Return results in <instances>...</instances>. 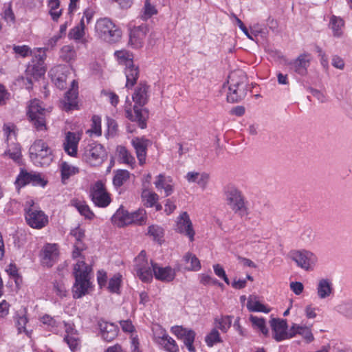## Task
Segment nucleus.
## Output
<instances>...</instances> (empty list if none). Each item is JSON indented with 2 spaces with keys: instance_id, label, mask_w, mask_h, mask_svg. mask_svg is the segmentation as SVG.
Masks as SVG:
<instances>
[{
  "instance_id": "f257e3e1",
  "label": "nucleus",
  "mask_w": 352,
  "mask_h": 352,
  "mask_svg": "<svg viewBox=\"0 0 352 352\" xmlns=\"http://www.w3.org/2000/svg\"><path fill=\"white\" fill-rule=\"evenodd\" d=\"M148 89L149 86L146 82H140L132 95L133 101L135 102L133 109L131 108V102H129L127 104V100L124 106L126 118L131 122H136L138 126L142 129L146 127V122L148 118V111L144 107L148 101Z\"/></svg>"
},
{
  "instance_id": "f03ea898",
  "label": "nucleus",
  "mask_w": 352,
  "mask_h": 352,
  "mask_svg": "<svg viewBox=\"0 0 352 352\" xmlns=\"http://www.w3.org/2000/svg\"><path fill=\"white\" fill-rule=\"evenodd\" d=\"M91 266L87 265L83 259L78 260L74 265L73 274L75 283L72 289L74 298H80L87 294L88 289L91 286Z\"/></svg>"
},
{
  "instance_id": "7ed1b4c3",
  "label": "nucleus",
  "mask_w": 352,
  "mask_h": 352,
  "mask_svg": "<svg viewBox=\"0 0 352 352\" xmlns=\"http://www.w3.org/2000/svg\"><path fill=\"white\" fill-rule=\"evenodd\" d=\"M228 102H239L245 98L248 91V82L246 75L242 71L231 72L228 76Z\"/></svg>"
},
{
  "instance_id": "20e7f679",
  "label": "nucleus",
  "mask_w": 352,
  "mask_h": 352,
  "mask_svg": "<svg viewBox=\"0 0 352 352\" xmlns=\"http://www.w3.org/2000/svg\"><path fill=\"white\" fill-rule=\"evenodd\" d=\"M225 195L228 205L235 214L241 217L248 214L245 197L238 188L234 186H228L225 189Z\"/></svg>"
},
{
  "instance_id": "39448f33",
  "label": "nucleus",
  "mask_w": 352,
  "mask_h": 352,
  "mask_svg": "<svg viewBox=\"0 0 352 352\" xmlns=\"http://www.w3.org/2000/svg\"><path fill=\"white\" fill-rule=\"evenodd\" d=\"M96 31L100 38L108 43H116L121 38L122 32L109 19L97 21Z\"/></svg>"
},
{
  "instance_id": "423d86ee",
  "label": "nucleus",
  "mask_w": 352,
  "mask_h": 352,
  "mask_svg": "<svg viewBox=\"0 0 352 352\" xmlns=\"http://www.w3.org/2000/svg\"><path fill=\"white\" fill-rule=\"evenodd\" d=\"M30 157L35 164L49 165L53 160L51 148L42 140H36L29 149Z\"/></svg>"
},
{
  "instance_id": "0eeeda50",
  "label": "nucleus",
  "mask_w": 352,
  "mask_h": 352,
  "mask_svg": "<svg viewBox=\"0 0 352 352\" xmlns=\"http://www.w3.org/2000/svg\"><path fill=\"white\" fill-rule=\"evenodd\" d=\"M115 55L119 60L120 64L125 66L124 73L126 79L125 87L131 89L139 77V68L133 64V59L128 52L117 51Z\"/></svg>"
},
{
  "instance_id": "6e6552de",
  "label": "nucleus",
  "mask_w": 352,
  "mask_h": 352,
  "mask_svg": "<svg viewBox=\"0 0 352 352\" xmlns=\"http://www.w3.org/2000/svg\"><path fill=\"white\" fill-rule=\"evenodd\" d=\"M47 109L41 106V102L36 99L32 100L28 106V115L30 122L37 131H46Z\"/></svg>"
},
{
  "instance_id": "1a4fd4ad",
  "label": "nucleus",
  "mask_w": 352,
  "mask_h": 352,
  "mask_svg": "<svg viewBox=\"0 0 352 352\" xmlns=\"http://www.w3.org/2000/svg\"><path fill=\"white\" fill-rule=\"evenodd\" d=\"M289 256L298 267L305 271L313 270L318 261L316 255L306 250H292Z\"/></svg>"
},
{
  "instance_id": "9d476101",
  "label": "nucleus",
  "mask_w": 352,
  "mask_h": 352,
  "mask_svg": "<svg viewBox=\"0 0 352 352\" xmlns=\"http://www.w3.org/2000/svg\"><path fill=\"white\" fill-rule=\"evenodd\" d=\"M135 263L134 270L139 278L145 283L151 281L153 274L152 264L155 263L152 261L148 263L144 250L136 257Z\"/></svg>"
},
{
  "instance_id": "9b49d317",
  "label": "nucleus",
  "mask_w": 352,
  "mask_h": 352,
  "mask_svg": "<svg viewBox=\"0 0 352 352\" xmlns=\"http://www.w3.org/2000/svg\"><path fill=\"white\" fill-rule=\"evenodd\" d=\"M83 158L91 166H99L107 158V152L102 145L92 143L85 148Z\"/></svg>"
},
{
  "instance_id": "f8f14e48",
  "label": "nucleus",
  "mask_w": 352,
  "mask_h": 352,
  "mask_svg": "<svg viewBox=\"0 0 352 352\" xmlns=\"http://www.w3.org/2000/svg\"><path fill=\"white\" fill-rule=\"evenodd\" d=\"M28 203L30 204V207L25 208L27 223L30 227L36 229H41L45 227L48 223L47 216L42 210L32 208L33 201H30Z\"/></svg>"
},
{
  "instance_id": "ddd939ff",
  "label": "nucleus",
  "mask_w": 352,
  "mask_h": 352,
  "mask_svg": "<svg viewBox=\"0 0 352 352\" xmlns=\"http://www.w3.org/2000/svg\"><path fill=\"white\" fill-rule=\"evenodd\" d=\"M90 197L94 204L98 207H107L111 203L109 194L102 181H97L90 189Z\"/></svg>"
},
{
  "instance_id": "4468645a",
  "label": "nucleus",
  "mask_w": 352,
  "mask_h": 352,
  "mask_svg": "<svg viewBox=\"0 0 352 352\" xmlns=\"http://www.w3.org/2000/svg\"><path fill=\"white\" fill-rule=\"evenodd\" d=\"M172 332L179 339L183 340L184 343L188 351L195 352V349L193 342L196 336V333L190 329L184 328L181 326L172 327Z\"/></svg>"
},
{
  "instance_id": "2eb2a0df",
  "label": "nucleus",
  "mask_w": 352,
  "mask_h": 352,
  "mask_svg": "<svg viewBox=\"0 0 352 352\" xmlns=\"http://www.w3.org/2000/svg\"><path fill=\"white\" fill-rule=\"evenodd\" d=\"M176 231L187 236L190 241H194L195 231L189 215L186 212H182L177 218Z\"/></svg>"
},
{
  "instance_id": "dca6fc26",
  "label": "nucleus",
  "mask_w": 352,
  "mask_h": 352,
  "mask_svg": "<svg viewBox=\"0 0 352 352\" xmlns=\"http://www.w3.org/2000/svg\"><path fill=\"white\" fill-rule=\"evenodd\" d=\"M270 324L274 333V338L277 341L291 338L290 329L287 331V322L285 320L273 318Z\"/></svg>"
},
{
  "instance_id": "f3484780",
  "label": "nucleus",
  "mask_w": 352,
  "mask_h": 352,
  "mask_svg": "<svg viewBox=\"0 0 352 352\" xmlns=\"http://www.w3.org/2000/svg\"><path fill=\"white\" fill-rule=\"evenodd\" d=\"M148 30L146 25H141L132 29L129 34V45L136 49L142 47Z\"/></svg>"
},
{
  "instance_id": "a211bd4d",
  "label": "nucleus",
  "mask_w": 352,
  "mask_h": 352,
  "mask_svg": "<svg viewBox=\"0 0 352 352\" xmlns=\"http://www.w3.org/2000/svg\"><path fill=\"white\" fill-rule=\"evenodd\" d=\"M43 65V64L35 63L34 60H32V62L28 64L25 71L26 75L28 76L27 81L28 84L26 85L28 89H31L32 85V80L29 76L37 80L45 74V69Z\"/></svg>"
},
{
  "instance_id": "6ab92c4d",
  "label": "nucleus",
  "mask_w": 352,
  "mask_h": 352,
  "mask_svg": "<svg viewBox=\"0 0 352 352\" xmlns=\"http://www.w3.org/2000/svg\"><path fill=\"white\" fill-rule=\"evenodd\" d=\"M309 65L310 58L307 54H300L296 60L289 63L290 68L300 76L307 74Z\"/></svg>"
},
{
  "instance_id": "aec40b11",
  "label": "nucleus",
  "mask_w": 352,
  "mask_h": 352,
  "mask_svg": "<svg viewBox=\"0 0 352 352\" xmlns=\"http://www.w3.org/2000/svg\"><path fill=\"white\" fill-rule=\"evenodd\" d=\"M71 85L72 88L66 92L63 100L64 108L66 111L72 110L77 106L78 82L75 80H72Z\"/></svg>"
},
{
  "instance_id": "412c9836",
  "label": "nucleus",
  "mask_w": 352,
  "mask_h": 352,
  "mask_svg": "<svg viewBox=\"0 0 352 352\" xmlns=\"http://www.w3.org/2000/svg\"><path fill=\"white\" fill-rule=\"evenodd\" d=\"M98 327L100 329L102 338L107 341H112L118 336V328L113 323H109L104 320L98 321Z\"/></svg>"
},
{
  "instance_id": "4be33fe9",
  "label": "nucleus",
  "mask_w": 352,
  "mask_h": 352,
  "mask_svg": "<svg viewBox=\"0 0 352 352\" xmlns=\"http://www.w3.org/2000/svg\"><path fill=\"white\" fill-rule=\"evenodd\" d=\"M153 274L156 279L164 282H170L175 276V270L170 267H160L157 264H152Z\"/></svg>"
},
{
  "instance_id": "5701e85b",
  "label": "nucleus",
  "mask_w": 352,
  "mask_h": 352,
  "mask_svg": "<svg viewBox=\"0 0 352 352\" xmlns=\"http://www.w3.org/2000/svg\"><path fill=\"white\" fill-rule=\"evenodd\" d=\"M148 143V140L139 138H135L131 141V144L135 150L136 155L140 165H143L145 163Z\"/></svg>"
},
{
  "instance_id": "b1692460",
  "label": "nucleus",
  "mask_w": 352,
  "mask_h": 352,
  "mask_svg": "<svg viewBox=\"0 0 352 352\" xmlns=\"http://www.w3.org/2000/svg\"><path fill=\"white\" fill-rule=\"evenodd\" d=\"M80 138L74 132H67L63 142L65 151L70 156H76L77 154L78 144Z\"/></svg>"
},
{
  "instance_id": "393cba45",
  "label": "nucleus",
  "mask_w": 352,
  "mask_h": 352,
  "mask_svg": "<svg viewBox=\"0 0 352 352\" xmlns=\"http://www.w3.org/2000/svg\"><path fill=\"white\" fill-rule=\"evenodd\" d=\"M317 295L320 299L329 298L333 292V283L330 279L322 278L317 285Z\"/></svg>"
},
{
  "instance_id": "a878e982",
  "label": "nucleus",
  "mask_w": 352,
  "mask_h": 352,
  "mask_svg": "<svg viewBox=\"0 0 352 352\" xmlns=\"http://www.w3.org/2000/svg\"><path fill=\"white\" fill-rule=\"evenodd\" d=\"M111 221L118 227H123L131 224L133 220L131 218V213L124 210L123 208H120L111 217Z\"/></svg>"
},
{
  "instance_id": "bb28decb",
  "label": "nucleus",
  "mask_w": 352,
  "mask_h": 352,
  "mask_svg": "<svg viewBox=\"0 0 352 352\" xmlns=\"http://www.w3.org/2000/svg\"><path fill=\"white\" fill-rule=\"evenodd\" d=\"M186 178L188 182L197 183L204 190L207 186L210 176L206 173L188 172Z\"/></svg>"
},
{
  "instance_id": "cd10ccee",
  "label": "nucleus",
  "mask_w": 352,
  "mask_h": 352,
  "mask_svg": "<svg viewBox=\"0 0 352 352\" xmlns=\"http://www.w3.org/2000/svg\"><path fill=\"white\" fill-rule=\"evenodd\" d=\"M296 335L301 336L307 343L312 342L314 339L309 327L294 324L290 329V336L293 338Z\"/></svg>"
},
{
  "instance_id": "c85d7f7f",
  "label": "nucleus",
  "mask_w": 352,
  "mask_h": 352,
  "mask_svg": "<svg viewBox=\"0 0 352 352\" xmlns=\"http://www.w3.org/2000/svg\"><path fill=\"white\" fill-rule=\"evenodd\" d=\"M257 296L250 295L248 299L247 308L250 311L269 313L270 309L261 303Z\"/></svg>"
},
{
  "instance_id": "c756f323",
  "label": "nucleus",
  "mask_w": 352,
  "mask_h": 352,
  "mask_svg": "<svg viewBox=\"0 0 352 352\" xmlns=\"http://www.w3.org/2000/svg\"><path fill=\"white\" fill-rule=\"evenodd\" d=\"M157 342L162 345L168 352H178L179 347L175 340L164 333L162 336L157 338Z\"/></svg>"
},
{
  "instance_id": "7c9ffc66",
  "label": "nucleus",
  "mask_w": 352,
  "mask_h": 352,
  "mask_svg": "<svg viewBox=\"0 0 352 352\" xmlns=\"http://www.w3.org/2000/svg\"><path fill=\"white\" fill-rule=\"evenodd\" d=\"M58 252L55 244L47 245L43 251V262L47 266H52V262L57 258Z\"/></svg>"
},
{
  "instance_id": "2f4dec72",
  "label": "nucleus",
  "mask_w": 352,
  "mask_h": 352,
  "mask_svg": "<svg viewBox=\"0 0 352 352\" xmlns=\"http://www.w3.org/2000/svg\"><path fill=\"white\" fill-rule=\"evenodd\" d=\"M71 204L74 206L80 214L84 216L86 219H92L94 217V212L84 201H81L78 199H73L71 201Z\"/></svg>"
},
{
  "instance_id": "473e14b6",
  "label": "nucleus",
  "mask_w": 352,
  "mask_h": 352,
  "mask_svg": "<svg viewBox=\"0 0 352 352\" xmlns=\"http://www.w3.org/2000/svg\"><path fill=\"white\" fill-rule=\"evenodd\" d=\"M54 72L52 78L56 86L60 89H63L66 87L67 75L65 74V68L58 67L52 71Z\"/></svg>"
},
{
  "instance_id": "72a5a7b5",
  "label": "nucleus",
  "mask_w": 352,
  "mask_h": 352,
  "mask_svg": "<svg viewBox=\"0 0 352 352\" xmlns=\"http://www.w3.org/2000/svg\"><path fill=\"white\" fill-rule=\"evenodd\" d=\"M336 310L346 319L352 320V300L341 302Z\"/></svg>"
},
{
  "instance_id": "f704fd0d",
  "label": "nucleus",
  "mask_w": 352,
  "mask_h": 352,
  "mask_svg": "<svg viewBox=\"0 0 352 352\" xmlns=\"http://www.w3.org/2000/svg\"><path fill=\"white\" fill-rule=\"evenodd\" d=\"M331 30L333 32V36L336 37H340L342 35V28L344 27V22L340 17L332 16L329 23Z\"/></svg>"
},
{
  "instance_id": "c9c22d12",
  "label": "nucleus",
  "mask_w": 352,
  "mask_h": 352,
  "mask_svg": "<svg viewBox=\"0 0 352 352\" xmlns=\"http://www.w3.org/2000/svg\"><path fill=\"white\" fill-rule=\"evenodd\" d=\"M61 177L64 182L68 179L69 177L74 175L79 172L78 168L71 166L66 162H62L60 165Z\"/></svg>"
},
{
  "instance_id": "e433bc0d",
  "label": "nucleus",
  "mask_w": 352,
  "mask_h": 352,
  "mask_svg": "<svg viewBox=\"0 0 352 352\" xmlns=\"http://www.w3.org/2000/svg\"><path fill=\"white\" fill-rule=\"evenodd\" d=\"M142 198L146 207H153L157 203L159 196L154 192L144 190L142 192Z\"/></svg>"
},
{
  "instance_id": "4c0bfd02",
  "label": "nucleus",
  "mask_w": 352,
  "mask_h": 352,
  "mask_svg": "<svg viewBox=\"0 0 352 352\" xmlns=\"http://www.w3.org/2000/svg\"><path fill=\"white\" fill-rule=\"evenodd\" d=\"M3 155H8L14 162H18L21 157L20 145L17 143L10 144Z\"/></svg>"
},
{
  "instance_id": "58836bf2",
  "label": "nucleus",
  "mask_w": 352,
  "mask_h": 352,
  "mask_svg": "<svg viewBox=\"0 0 352 352\" xmlns=\"http://www.w3.org/2000/svg\"><path fill=\"white\" fill-rule=\"evenodd\" d=\"M129 173L126 170H118L113 179V185L116 187H120L129 179Z\"/></svg>"
},
{
  "instance_id": "ea45409f",
  "label": "nucleus",
  "mask_w": 352,
  "mask_h": 352,
  "mask_svg": "<svg viewBox=\"0 0 352 352\" xmlns=\"http://www.w3.org/2000/svg\"><path fill=\"white\" fill-rule=\"evenodd\" d=\"M76 56L74 47L71 45L63 46L60 50V58L65 62H70L74 60Z\"/></svg>"
},
{
  "instance_id": "a19ab883",
  "label": "nucleus",
  "mask_w": 352,
  "mask_h": 352,
  "mask_svg": "<svg viewBox=\"0 0 352 352\" xmlns=\"http://www.w3.org/2000/svg\"><path fill=\"white\" fill-rule=\"evenodd\" d=\"M117 151L118 153L120 158L125 164L132 165L135 163V158L128 151V150L122 146H118L117 147Z\"/></svg>"
},
{
  "instance_id": "79ce46f5",
  "label": "nucleus",
  "mask_w": 352,
  "mask_h": 352,
  "mask_svg": "<svg viewBox=\"0 0 352 352\" xmlns=\"http://www.w3.org/2000/svg\"><path fill=\"white\" fill-rule=\"evenodd\" d=\"M142 12L141 18L146 21L150 19L152 16L156 14L157 13V10L155 6L151 3L150 0H145Z\"/></svg>"
},
{
  "instance_id": "37998d69",
  "label": "nucleus",
  "mask_w": 352,
  "mask_h": 352,
  "mask_svg": "<svg viewBox=\"0 0 352 352\" xmlns=\"http://www.w3.org/2000/svg\"><path fill=\"white\" fill-rule=\"evenodd\" d=\"M122 282V275L116 274L110 278L108 284V289L112 293H118Z\"/></svg>"
},
{
  "instance_id": "c03bdc74",
  "label": "nucleus",
  "mask_w": 352,
  "mask_h": 352,
  "mask_svg": "<svg viewBox=\"0 0 352 352\" xmlns=\"http://www.w3.org/2000/svg\"><path fill=\"white\" fill-rule=\"evenodd\" d=\"M184 260L186 263H190V265L187 267L188 270L198 271L201 268V264L199 260L197 258V256L190 253H187L184 256Z\"/></svg>"
},
{
  "instance_id": "a18cd8bd",
  "label": "nucleus",
  "mask_w": 352,
  "mask_h": 352,
  "mask_svg": "<svg viewBox=\"0 0 352 352\" xmlns=\"http://www.w3.org/2000/svg\"><path fill=\"white\" fill-rule=\"evenodd\" d=\"M67 335L64 338V340L67 342L69 347L72 351H75L79 346V339L75 333H69L68 329H66Z\"/></svg>"
},
{
  "instance_id": "49530a36",
  "label": "nucleus",
  "mask_w": 352,
  "mask_h": 352,
  "mask_svg": "<svg viewBox=\"0 0 352 352\" xmlns=\"http://www.w3.org/2000/svg\"><path fill=\"white\" fill-rule=\"evenodd\" d=\"M146 211L144 209H138L134 212L131 213L132 223L142 225L146 222Z\"/></svg>"
},
{
  "instance_id": "de8ad7c7",
  "label": "nucleus",
  "mask_w": 352,
  "mask_h": 352,
  "mask_svg": "<svg viewBox=\"0 0 352 352\" xmlns=\"http://www.w3.org/2000/svg\"><path fill=\"white\" fill-rule=\"evenodd\" d=\"M31 172L21 170L20 174L18 175L15 184L18 187H23L28 184H30Z\"/></svg>"
},
{
  "instance_id": "09e8293b",
  "label": "nucleus",
  "mask_w": 352,
  "mask_h": 352,
  "mask_svg": "<svg viewBox=\"0 0 352 352\" xmlns=\"http://www.w3.org/2000/svg\"><path fill=\"white\" fill-rule=\"evenodd\" d=\"M205 341L208 346H212L217 342H221V338L219 331L213 329L210 333L206 336Z\"/></svg>"
},
{
  "instance_id": "8fccbe9b",
  "label": "nucleus",
  "mask_w": 352,
  "mask_h": 352,
  "mask_svg": "<svg viewBox=\"0 0 352 352\" xmlns=\"http://www.w3.org/2000/svg\"><path fill=\"white\" fill-rule=\"evenodd\" d=\"M250 320L252 324L259 329L263 334L266 335L267 333L268 329L265 326V322L263 318L250 316Z\"/></svg>"
},
{
  "instance_id": "3c124183",
  "label": "nucleus",
  "mask_w": 352,
  "mask_h": 352,
  "mask_svg": "<svg viewBox=\"0 0 352 352\" xmlns=\"http://www.w3.org/2000/svg\"><path fill=\"white\" fill-rule=\"evenodd\" d=\"M92 124L91 128L89 130V132L94 133L95 135L100 136L102 134L101 131V118L98 116H94L92 117Z\"/></svg>"
},
{
  "instance_id": "603ef678",
  "label": "nucleus",
  "mask_w": 352,
  "mask_h": 352,
  "mask_svg": "<svg viewBox=\"0 0 352 352\" xmlns=\"http://www.w3.org/2000/svg\"><path fill=\"white\" fill-rule=\"evenodd\" d=\"M148 234L153 237L154 240H160L163 236V229L156 225H152L148 228Z\"/></svg>"
},
{
  "instance_id": "864d4df0",
  "label": "nucleus",
  "mask_w": 352,
  "mask_h": 352,
  "mask_svg": "<svg viewBox=\"0 0 352 352\" xmlns=\"http://www.w3.org/2000/svg\"><path fill=\"white\" fill-rule=\"evenodd\" d=\"M14 52L21 57H26L30 54H32V51L30 48L25 45H14L13 46Z\"/></svg>"
},
{
  "instance_id": "5fc2aeb1",
  "label": "nucleus",
  "mask_w": 352,
  "mask_h": 352,
  "mask_svg": "<svg viewBox=\"0 0 352 352\" xmlns=\"http://www.w3.org/2000/svg\"><path fill=\"white\" fill-rule=\"evenodd\" d=\"M30 184L34 186H45L47 182L41 177L40 173L31 172Z\"/></svg>"
},
{
  "instance_id": "6e6d98bb",
  "label": "nucleus",
  "mask_w": 352,
  "mask_h": 352,
  "mask_svg": "<svg viewBox=\"0 0 352 352\" xmlns=\"http://www.w3.org/2000/svg\"><path fill=\"white\" fill-rule=\"evenodd\" d=\"M213 268H214V272L215 274L218 277L222 278L227 285H230V280L227 277V275H226V272L223 270V268L219 264L214 265L213 266Z\"/></svg>"
},
{
  "instance_id": "4d7b16f0",
  "label": "nucleus",
  "mask_w": 352,
  "mask_h": 352,
  "mask_svg": "<svg viewBox=\"0 0 352 352\" xmlns=\"http://www.w3.org/2000/svg\"><path fill=\"white\" fill-rule=\"evenodd\" d=\"M69 35L75 40H79L84 36L85 32L82 27L76 26L70 30Z\"/></svg>"
},
{
  "instance_id": "13d9d810",
  "label": "nucleus",
  "mask_w": 352,
  "mask_h": 352,
  "mask_svg": "<svg viewBox=\"0 0 352 352\" xmlns=\"http://www.w3.org/2000/svg\"><path fill=\"white\" fill-rule=\"evenodd\" d=\"M200 282L206 285H218L219 287H222L223 284L219 283L218 280L212 278L211 276L206 274H202L201 277Z\"/></svg>"
},
{
  "instance_id": "bf43d9fd",
  "label": "nucleus",
  "mask_w": 352,
  "mask_h": 352,
  "mask_svg": "<svg viewBox=\"0 0 352 352\" xmlns=\"http://www.w3.org/2000/svg\"><path fill=\"white\" fill-rule=\"evenodd\" d=\"M54 291L60 298H63L67 295V289L65 285L62 283L56 282L54 283Z\"/></svg>"
},
{
  "instance_id": "052dcab7",
  "label": "nucleus",
  "mask_w": 352,
  "mask_h": 352,
  "mask_svg": "<svg viewBox=\"0 0 352 352\" xmlns=\"http://www.w3.org/2000/svg\"><path fill=\"white\" fill-rule=\"evenodd\" d=\"M232 318V317L230 316L223 317L219 322V329L226 332L231 326Z\"/></svg>"
},
{
  "instance_id": "680f3d73",
  "label": "nucleus",
  "mask_w": 352,
  "mask_h": 352,
  "mask_svg": "<svg viewBox=\"0 0 352 352\" xmlns=\"http://www.w3.org/2000/svg\"><path fill=\"white\" fill-rule=\"evenodd\" d=\"M28 322V318L25 316H19L16 320V327L19 333H27L25 325Z\"/></svg>"
},
{
  "instance_id": "e2e57ef3",
  "label": "nucleus",
  "mask_w": 352,
  "mask_h": 352,
  "mask_svg": "<svg viewBox=\"0 0 352 352\" xmlns=\"http://www.w3.org/2000/svg\"><path fill=\"white\" fill-rule=\"evenodd\" d=\"M310 93L315 97L317 98V100L322 102V103H324V102H326L327 101V97L325 96V95L322 93L320 91L318 90V89H314V88H309V89Z\"/></svg>"
},
{
  "instance_id": "0e129e2a",
  "label": "nucleus",
  "mask_w": 352,
  "mask_h": 352,
  "mask_svg": "<svg viewBox=\"0 0 352 352\" xmlns=\"http://www.w3.org/2000/svg\"><path fill=\"white\" fill-rule=\"evenodd\" d=\"M332 65L339 69H343L344 67V60L340 57L339 56L334 55L332 57L331 60Z\"/></svg>"
},
{
  "instance_id": "69168bd1",
  "label": "nucleus",
  "mask_w": 352,
  "mask_h": 352,
  "mask_svg": "<svg viewBox=\"0 0 352 352\" xmlns=\"http://www.w3.org/2000/svg\"><path fill=\"white\" fill-rule=\"evenodd\" d=\"M45 58V52L41 49H38L36 52H34V58L32 60H34L35 63L43 64Z\"/></svg>"
},
{
  "instance_id": "338daca9",
  "label": "nucleus",
  "mask_w": 352,
  "mask_h": 352,
  "mask_svg": "<svg viewBox=\"0 0 352 352\" xmlns=\"http://www.w3.org/2000/svg\"><path fill=\"white\" fill-rule=\"evenodd\" d=\"M290 288L295 294L300 295L303 291L304 286L300 282H292Z\"/></svg>"
},
{
  "instance_id": "774afa93",
  "label": "nucleus",
  "mask_w": 352,
  "mask_h": 352,
  "mask_svg": "<svg viewBox=\"0 0 352 352\" xmlns=\"http://www.w3.org/2000/svg\"><path fill=\"white\" fill-rule=\"evenodd\" d=\"M167 179L162 174L157 177V179L155 182V187L160 190L162 189L166 184H167Z\"/></svg>"
}]
</instances>
